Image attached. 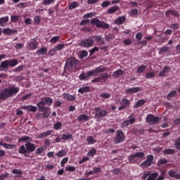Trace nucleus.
I'll return each mask as SVG.
<instances>
[{"label": "nucleus", "mask_w": 180, "mask_h": 180, "mask_svg": "<svg viewBox=\"0 0 180 180\" xmlns=\"http://www.w3.org/2000/svg\"><path fill=\"white\" fill-rule=\"evenodd\" d=\"M126 18L124 17H119L115 20L116 25H123L124 22H125Z\"/></svg>", "instance_id": "obj_25"}, {"label": "nucleus", "mask_w": 180, "mask_h": 180, "mask_svg": "<svg viewBox=\"0 0 180 180\" xmlns=\"http://www.w3.org/2000/svg\"><path fill=\"white\" fill-rule=\"evenodd\" d=\"M25 147L26 150L30 153H33L36 150V146L34 143H27Z\"/></svg>", "instance_id": "obj_15"}, {"label": "nucleus", "mask_w": 180, "mask_h": 180, "mask_svg": "<svg viewBox=\"0 0 180 180\" xmlns=\"http://www.w3.org/2000/svg\"><path fill=\"white\" fill-rule=\"evenodd\" d=\"M86 141L88 144H95L96 143V140L94 139V136H87Z\"/></svg>", "instance_id": "obj_31"}, {"label": "nucleus", "mask_w": 180, "mask_h": 180, "mask_svg": "<svg viewBox=\"0 0 180 180\" xmlns=\"http://www.w3.org/2000/svg\"><path fill=\"white\" fill-rule=\"evenodd\" d=\"M28 46L30 50H36V49H37L38 44L37 41H33L32 42H30Z\"/></svg>", "instance_id": "obj_24"}, {"label": "nucleus", "mask_w": 180, "mask_h": 180, "mask_svg": "<svg viewBox=\"0 0 180 180\" xmlns=\"http://www.w3.org/2000/svg\"><path fill=\"white\" fill-rule=\"evenodd\" d=\"M95 154H96V150L92 149L91 150L89 151L87 155H89V157H94Z\"/></svg>", "instance_id": "obj_60"}, {"label": "nucleus", "mask_w": 180, "mask_h": 180, "mask_svg": "<svg viewBox=\"0 0 180 180\" xmlns=\"http://www.w3.org/2000/svg\"><path fill=\"white\" fill-rule=\"evenodd\" d=\"M3 33L4 34H8V36H10V34H18V30H11L10 28H6V29H4Z\"/></svg>", "instance_id": "obj_14"}, {"label": "nucleus", "mask_w": 180, "mask_h": 180, "mask_svg": "<svg viewBox=\"0 0 180 180\" xmlns=\"http://www.w3.org/2000/svg\"><path fill=\"white\" fill-rule=\"evenodd\" d=\"M120 106L118 108V110H123V109H126V108H129V105H130V101L127 98H123L120 102Z\"/></svg>", "instance_id": "obj_11"}, {"label": "nucleus", "mask_w": 180, "mask_h": 180, "mask_svg": "<svg viewBox=\"0 0 180 180\" xmlns=\"http://www.w3.org/2000/svg\"><path fill=\"white\" fill-rule=\"evenodd\" d=\"M18 63L19 61L16 59L4 60L0 64V71H6L8 68V65L10 67H15V65H18Z\"/></svg>", "instance_id": "obj_3"}, {"label": "nucleus", "mask_w": 180, "mask_h": 180, "mask_svg": "<svg viewBox=\"0 0 180 180\" xmlns=\"http://www.w3.org/2000/svg\"><path fill=\"white\" fill-rule=\"evenodd\" d=\"M146 155H144V153L143 152H137L135 154L130 155L127 160L129 162V164H136L137 161H139V158H144Z\"/></svg>", "instance_id": "obj_4"}, {"label": "nucleus", "mask_w": 180, "mask_h": 180, "mask_svg": "<svg viewBox=\"0 0 180 180\" xmlns=\"http://www.w3.org/2000/svg\"><path fill=\"white\" fill-rule=\"evenodd\" d=\"M94 44V41L91 38H87L86 39L82 40L79 44L80 47H84L86 49H89V47H93Z\"/></svg>", "instance_id": "obj_6"}, {"label": "nucleus", "mask_w": 180, "mask_h": 180, "mask_svg": "<svg viewBox=\"0 0 180 180\" xmlns=\"http://www.w3.org/2000/svg\"><path fill=\"white\" fill-rule=\"evenodd\" d=\"M65 171H69V172H75V167L74 166H66Z\"/></svg>", "instance_id": "obj_51"}, {"label": "nucleus", "mask_w": 180, "mask_h": 180, "mask_svg": "<svg viewBox=\"0 0 180 180\" xmlns=\"http://www.w3.org/2000/svg\"><path fill=\"white\" fill-rule=\"evenodd\" d=\"M19 141H25V143H30V141H32V138L29 136H22L19 139Z\"/></svg>", "instance_id": "obj_32"}, {"label": "nucleus", "mask_w": 180, "mask_h": 180, "mask_svg": "<svg viewBox=\"0 0 180 180\" xmlns=\"http://www.w3.org/2000/svg\"><path fill=\"white\" fill-rule=\"evenodd\" d=\"M176 95V91H172L167 95V99H169L170 98H173V96H175Z\"/></svg>", "instance_id": "obj_59"}, {"label": "nucleus", "mask_w": 180, "mask_h": 180, "mask_svg": "<svg viewBox=\"0 0 180 180\" xmlns=\"http://www.w3.org/2000/svg\"><path fill=\"white\" fill-rule=\"evenodd\" d=\"M41 21V18L40 16H35L34 18V22L35 25H39V23H40Z\"/></svg>", "instance_id": "obj_55"}, {"label": "nucleus", "mask_w": 180, "mask_h": 180, "mask_svg": "<svg viewBox=\"0 0 180 180\" xmlns=\"http://www.w3.org/2000/svg\"><path fill=\"white\" fill-rule=\"evenodd\" d=\"M58 40H60V36H55L50 39V43L54 44L55 43H57Z\"/></svg>", "instance_id": "obj_42"}, {"label": "nucleus", "mask_w": 180, "mask_h": 180, "mask_svg": "<svg viewBox=\"0 0 180 180\" xmlns=\"http://www.w3.org/2000/svg\"><path fill=\"white\" fill-rule=\"evenodd\" d=\"M78 56L80 59L85 58V57H88V51L86 50L79 51Z\"/></svg>", "instance_id": "obj_23"}, {"label": "nucleus", "mask_w": 180, "mask_h": 180, "mask_svg": "<svg viewBox=\"0 0 180 180\" xmlns=\"http://www.w3.org/2000/svg\"><path fill=\"white\" fill-rule=\"evenodd\" d=\"M169 51V48L167 46H163L160 50V53L162 54V53H168Z\"/></svg>", "instance_id": "obj_47"}, {"label": "nucleus", "mask_w": 180, "mask_h": 180, "mask_svg": "<svg viewBox=\"0 0 180 180\" xmlns=\"http://www.w3.org/2000/svg\"><path fill=\"white\" fill-rule=\"evenodd\" d=\"M101 96V98H104V99H109V98H110V94L108 93H102Z\"/></svg>", "instance_id": "obj_61"}, {"label": "nucleus", "mask_w": 180, "mask_h": 180, "mask_svg": "<svg viewBox=\"0 0 180 180\" xmlns=\"http://www.w3.org/2000/svg\"><path fill=\"white\" fill-rule=\"evenodd\" d=\"M163 154H175V150L174 149H165L162 151Z\"/></svg>", "instance_id": "obj_46"}, {"label": "nucleus", "mask_w": 180, "mask_h": 180, "mask_svg": "<svg viewBox=\"0 0 180 180\" xmlns=\"http://www.w3.org/2000/svg\"><path fill=\"white\" fill-rule=\"evenodd\" d=\"M11 22L15 23V22H17V20H19V15H11Z\"/></svg>", "instance_id": "obj_58"}, {"label": "nucleus", "mask_w": 180, "mask_h": 180, "mask_svg": "<svg viewBox=\"0 0 180 180\" xmlns=\"http://www.w3.org/2000/svg\"><path fill=\"white\" fill-rule=\"evenodd\" d=\"M9 21V17L5 16L0 18V26L5 27V23Z\"/></svg>", "instance_id": "obj_22"}, {"label": "nucleus", "mask_w": 180, "mask_h": 180, "mask_svg": "<svg viewBox=\"0 0 180 180\" xmlns=\"http://www.w3.org/2000/svg\"><path fill=\"white\" fill-rule=\"evenodd\" d=\"M77 120L78 122H88V120H89V116L82 114L77 117Z\"/></svg>", "instance_id": "obj_17"}, {"label": "nucleus", "mask_w": 180, "mask_h": 180, "mask_svg": "<svg viewBox=\"0 0 180 180\" xmlns=\"http://www.w3.org/2000/svg\"><path fill=\"white\" fill-rule=\"evenodd\" d=\"M12 173L14 174L15 175H18V176H20V175L23 174V171L18 169H13L12 170Z\"/></svg>", "instance_id": "obj_35"}, {"label": "nucleus", "mask_w": 180, "mask_h": 180, "mask_svg": "<svg viewBox=\"0 0 180 180\" xmlns=\"http://www.w3.org/2000/svg\"><path fill=\"white\" fill-rule=\"evenodd\" d=\"M63 98L64 99H68V101H75V96L68 94H63Z\"/></svg>", "instance_id": "obj_29"}, {"label": "nucleus", "mask_w": 180, "mask_h": 180, "mask_svg": "<svg viewBox=\"0 0 180 180\" xmlns=\"http://www.w3.org/2000/svg\"><path fill=\"white\" fill-rule=\"evenodd\" d=\"M61 126H63V124H61L60 122H58L53 125V129L55 130H59V129H61Z\"/></svg>", "instance_id": "obj_54"}, {"label": "nucleus", "mask_w": 180, "mask_h": 180, "mask_svg": "<svg viewBox=\"0 0 180 180\" xmlns=\"http://www.w3.org/2000/svg\"><path fill=\"white\" fill-rule=\"evenodd\" d=\"M136 122V118L132 117L128 120H125L122 123V128L124 129V127H127L129 124H133Z\"/></svg>", "instance_id": "obj_13"}, {"label": "nucleus", "mask_w": 180, "mask_h": 180, "mask_svg": "<svg viewBox=\"0 0 180 180\" xmlns=\"http://www.w3.org/2000/svg\"><path fill=\"white\" fill-rule=\"evenodd\" d=\"M124 72H123V70H117V71L114 72L112 74V77H114V78H117V77H120V75H123Z\"/></svg>", "instance_id": "obj_26"}, {"label": "nucleus", "mask_w": 180, "mask_h": 180, "mask_svg": "<svg viewBox=\"0 0 180 180\" xmlns=\"http://www.w3.org/2000/svg\"><path fill=\"white\" fill-rule=\"evenodd\" d=\"M105 116H108V111L106 110H101L95 115V117H96V119H101V117H105Z\"/></svg>", "instance_id": "obj_18"}, {"label": "nucleus", "mask_w": 180, "mask_h": 180, "mask_svg": "<svg viewBox=\"0 0 180 180\" xmlns=\"http://www.w3.org/2000/svg\"><path fill=\"white\" fill-rule=\"evenodd\" d=\"M110 76L108 73H103L99 75L98 78L99 79H108Z\"/></svg>", "instance_id": "obj_41"}, {"label": "nucleus", "mask_w": 180, "mask_h": 180, "mask_svg": "<svg viewBox=\"0 0 180 180\" xmlns=\"http://www.w3.org/2000/svg\"><path fill=\"white\" fill-rule=\"evenodd\" d=\"M94 39H95L96 41H97L98 46L105 44V40H103V38H102V36H94Z\"/></svg>", "instance_id": "obj_19"}, {"label": "nucleus", "mask_w": 180, "mask_h": 180, "mask_svg": "<svg viewBox=\"0 0 180 180\" xmlns=\"http://www.w3.org/2000/svg\"><path fill=\"white\" fill-rule=\"evenodd\" d=\"M153 161H154V155H148L147 156V160H146L141 164V167H142V168H148V167L153 165Z\"/></svg>", "instance_id": "obj_9"}, {"label": "nucleus", "mask_w": 180, "mask_h": 180, "mask_svg": "<svg viewBox=\"0 0 180 180\" xmlns=\"http://www.w3.org/2000/svg\"><path fill=\"white\" fill-rule=\"evenodd\" d=\"M45 102L48 106H51V105H53V99L51 98H45Z\"/></svg>", "instance_id": "obj_49"}, {"label": "nucleus", "mask_w": 180, "mask_h": 180, "mask_svg": "<svg viewBox=\"0 0 180 180\" xmlns=\"http://www.w3.org/2000/svg\"><path fill=\"white\" fill-rule=\"evenodd\" d=\"M28 112H37V107L34 105H28Z\"/></svg>", "instance_id": "obj_52"}, {"label": "nucleus", "mask_w": 180, "mask_h": 180, "mask_svg": "<svg viewBox=\"0 0 180 180\" xmlns=\"http://www.w3.org/2000/svg\"><path fill=\"white\" fill-rule=\"evenodd\" d=\"M19 92V89L15 86H10L0 91V101H6L9 98H13Z\"/></svg>", "instance_id": "obj_1"}, {"label": "nucleus", "mask_w": 180, "mask_h": 180, "mask_svg": "<svg viewBox=\"0 0 180 180\" xmlns=\"http://www.w3.org/2000/svg\"><path fill=\"white\" fill-rule=\"evenodd\" d=\"M64 47H65V45L64 44H59L57 46L54 47V50H56V51H61V50H63Z\"/></svg>", "instance_id": "obj_43"}, {"label": "nucleus", "mask_w": 180, "mask_h": 180, "mask_svg": "<svg viewBox=\"0 0 180 180\" xmlns=\"http://www.w3.org/2000/svg\"><path fill=\"white\" fill-rule=\"evenodd\" d=\"M174 146L177 150H180V137H179L176 139Z\"/></svg>", "instance_id": "obj_50"}, {"label": "nucleus", "mask_w": 180, "mask_h": 180, "mask_svg": "<svg viewBox=\"0 0 180 180\" xmlns=\"http://www.w3.org/2000/svg\"><path fill=\"white\" fill-rule=\"evenodd\" d=\"M89 91V86L82 87L79 89L78 92L79 94H85V92Z\"/></svg>", "instance_id": "obj_33"}, {"label": "nucleus", "mask_w": 180, "mask_h": 180, "mask_svg": "<svg viewBox=\"0 0 180 180\" xmlns=\"http://www.w3.org/2000/svg\"><path fill=\"white\" fill-rule=\"evenodd\" d=\"M146 122L149 123V124H157V123L160 122V117L153 114H149L146 117Z\"/></svg>", "instance_id": "obj_10"}, {"label": "nucleus", "mask_w": 180, "mask_h": 180, "mask_svg": "<svg viewBox=\"0 0 180 180\" xmlns=\"http://www.w3.org/2000/svg\"><path fill=\"white\" fill-rule=\"evenodd\" d=\"M144 103H146V101H144V99L139 100L136 103L135 107L136 108H140V106H143V105H144Z\"/></svg>", "instance_id": "obj_48"}, {"label": "nucleus", "mask_w": 180, "mask_h": 180, "mask_svg": "<svg viewBox=\"0 0 180 180\" xmlns=\"http://www.w3.org/2000/svg\"><path fill=\"white\" fill-rule=\"evenodd\" d=\"M79 79L80 81H86V79H88V76L86 73L83 72L79 76Z\"/></svg>", "instance_id": "obj_38"}, {"label": "nucleus", "mask_w": 180, "mask_h": 180, "mask_svg": "<svg viewBox=\"0 0 180 180\" xmlns=\"http://www.w3.org/2000/svg\"><path fill=\"white\" fill-rule=\"evenodd\" d=\"M155 77V73L154 72H148L145 77L146 79H150L151 78H154Z\"/></svg>", "instance_id": "obj_39"}, {"label": "nucleus", "mask_w": 180, "mask_h": 180, "mask_svg": "<svg viewBox=\"0 0 180 180\" xmlns=\"http://www.w3.org/2000/svg\"><path fill=\"white\" fill-rule=\"evenodd\" d=\"M136 39L137 41H140L143 39V34L141 32H139L136 35Z\"/></svg>", "instance_id": "obj_62"}, {"label": "nucleus", "mask_w": 180, "mask_h": 180, "mask_svg": "<svg viewBox=\"0 0 180 180\" xmlns=\"http://www.w3.org/2000/svg\"><path fill=\"white\" fill-rule=\"evenodd\" d=\"M168 160L167 159H160L158 162V165H163V164H167Z\"/></svg>", "instance_id": "obj_56"}, {"label": "nucleus", "mask_w": 180, "mask_h": 180, "mask_svg": "<svg viewBox=\"0 0 180 180\" xmlns=\"http://www.w3.org/2000/svg\"><path fill=\"white\" fill-rule=\"evenodd\" d=\"M124 140H126V136H124V133H123L122 130H117L116 131V136L114 138V142L115 143V144L123 143Z\"/></svg>", "instance_id": "obj_5"}, {"label": "nucleus", "mask_w": 180, "mask_h": 180, "mask_svg": "<svg viewBox=\"0 0 180 180\" xmlns=\"http://www.w3.org/2000/svg\"><path fill=\"white\" fill-rule=\"evenodd\" d=\"M91 25H95L96 27H101V29H109V24L94 18L91 20Z\"/></svg>", "instance_id": "obj_8"}, {"label": "nucleus", "mask_w": 180, "mask_h": 180, "mask_svg": "<svg viewBox=\"0 0 180 180\" xmlns=\"http://www.w3.org/2000/svg\"><path fill=\"white\" fill-rule=\"evenodd\" d=\"M72 137H73V136L71 134H69L68 135L67 134H63L61 139L63 140H71V139H72Z\"/></svg>", "instance_id": "obj_36"}, {"label": "nucleus", "mask_w": 180, "mask_h": 180, "mask_svg": "<svg viewBox=\"0 0 180 180\" xmlns=\"http://www.w3.org/2000/svg\"><path fill=\"white\" fill-rule=\"evenodd\" d=\"M141 89H142L140 86L131 87L126 90V94L128 95H131V94H137V92H140Z\"/></svg>", "instance_id": "obj_12"}, {"label": "nucleus", "mask_w": 180, "mask_h": 180, "mask_svg": "<svg viewBox=\"0 0 180 180\" xmlns=\"http://www.w3.org/2000/svg\"><path fill=\"white\" fill-rule=\"evenodd\" d=\"M119 9H120L119 6H113L112 7H111L108 10L107 13H108V15H112V13H115V12H117Z\"/></svg>", "instance_id": "obj_20"}, {"label": "nucleus", "mask_w": 180, "mask_h": 180, "mask_svg": "<svg viewBox=\"0 0 180 180\" xmlns=\"http://www.w3.org/2000/svg\"><path fill=\"white\" fill-rule=\"evenodd\" d=\"M78 7V3L76 1H73L72 4L69 6V9L70 11H72V9H75V8Z\"/></svg>", "instance_id": "obj_44"}, {"label": "nucleus", "mask_w": 180, "mask_h": 180, "mask_svg": "<svg viewBox=\"0 0 180 180\" xmlns=\"http://www.w3.org/2000/svg\"><path fill=\"white\" fill-rule=\"evenodd\" d=\"M172 15L173 16H179V13L178 11H172V10H169V11L166 12V15Z\"/></svg>", "instance_id": "obj_45"}, {"label": "nucleus", "mask_w": 180, "mask_h": 180, "mask_svg": "<svg viewBox=\"0 0 180 180\" xmlns=\"http://www.w3.org/2000/svg\"><path fill=\"white\" fill-rule=\"evenodd\" d=\"M15 147H16V146L13 145V144H8V143H5L4 145V148H6V150H13V148H15Z\"/></svg>", "instance_id": "obj_40"}, {"label": "nucleus", "mask_w": 180, "mask_h": 180, "mask_svg": "<svg viewBox=\"0 0 180 180\" xmlns=\"http://www.w3.org/2000/svg\"><path fill=\"white\" fill-rule=\"evenodd\" d=\"M105 70L106 69L105 68L98 67L94 70V72L96 75V74H99L100 72H103V71H105Z\"/></svg>", "instance_id": "obj_37"}, {"label": "nucleus", "mask_w": 180, "mask_h": 180, "mask_svg": "<svg viewBox=\"0 0 180 180\" xmlns=\"http://www.w3.org/2000/svg\"><path fill=\"white\" fill-rule=\"evenodd\" d=\"M79 61L77 60L74 57H70L66 60L65 65L70 70L75 68L78 65Z\"/></svg>", "instance_id": "obj_7"}, {"label": "nucleus", "mask_w": 180, "mask_h": 180, "mask_svg": "<svg viewBox=\"0 0 180 180\" xmlns=\"http://www.w3.org/2000/svg\"><path fill=\"white\" fill-rule=\"evenodd\" d=\"M44 105H46V98H42L40 102L37 103L39 112H43L42 117L47 119L50 116V108Z\"/></svg>", "instance_id": "obj_2"}, {"label": "nucleus", "mask_w": 180, "mask_h": 180, "mask_svg": "<svg viewBox=\"0 0 180 180\" xmlns=\"http://www.w3.org/2000/svg\"><path fill=\"white\" fill-rule=\"evenodd\" d=\"M27 150L25 146H21L20 148H19V150H18V153L19 154H26L27 153Z\"/></svg>", "instance_id": "obj_34"}, {"label": "nucleus", "mask_w": 180, "mask_h": 180, "mask_svg": "<svg viewBox=\"0 0 180 180\" xmlns=\"http://www.w3.org/2000/svg\"><path fill=\"white\" fill-rule=\"evenodd\" d=\"M56 155H57L59 158H61V157H65V155H67V150H61L58 151Z\"/></svg>", "instance_id": "obj_27"}, {"label": "nucleus", "mask_w": 180, "mask_h": 180, "mask_svg": "<svg viewBox=\"0 0 180 180\" xmlns=\"http://www.w3.org/2000/svg\"><path fill=\"white\" fill-rule=\"evenodd\" d=\"M110 5V1H104L102 3L101 6L102 8H108Z\"/></svg>", "instance_id": "obj_64"}, {"label": "nucleus", "mask_w": 180, "mask_h": 180, "mask_svg": "<svg viewBox=\"0 0 180 180\" xmlns=\"http://www.w3.org/2000/svg\"><path fill=\"white\" fill-rule=\"evenodd\" d=\"M38 54L44 56L47 53V49L46 48H41L40 50L37 51Z\"/></svg>", "instance_id": "obj_53"}, {"label": "nucleus", "mask_w": 180, "mask_h": 180, "mask_svg": "<svg viewBox=\"0 0 180 180\" xmlns=\"http://www.w3.org/2000/svg\"><path fill=\"white\" fill-rule=\"evenodd\" d=\"M53 133V130H48L46 131H44L41 134H39L37 137L38 139H43L44 137H49V136H51V134Z\"/></svg>", "instance_id": "obj_16"}, {"label": "nucleus", "mask_w": 180, "mask_h": 180, "mask_svg": "<svg viewBox=\"0 0 180 180\" xmlns=\"http://www.w3.org/2000/svg\"><path fill=\"white\" fill-rule=\"evenodd\" d=\"M54 2H56V0H44L43 4L44 5H51Z\"/></svg>", "instance_id": "obj_57"}, {"label": "nucleus", "mask_w": 180, "mask_h": 180, "mask_svg": "<svg viewBox=\"0 0 180 180\" xmlns=\"http://www.w3.org/2000/svg\"><path fill=\"white\" fill-rule=\"evenodd\" d=\"M158 176V173H152L149 174V176L147 179V180H155L157 179V177Z\"/></svg>", "instance_id": "obj_30"}, {"label": "nucleus", "mask_w": 180, "mask_h": 180, "mask_svg": "<svg viewBox=\"0 0 180 180\" xmlns=\"http://www.w3.org/2000/svg\"><path fill=\"white\" fill-rule=\"evenodd\" d=\"M67 162H68V158H63L62 160H61V162H60V165H61V167H64V165H65V164H67Z\"/></svg>", "instance_id": "obj_63"}, {"label": "nucleus", "mask_w": 180, "mask_h": 180, "mask_svg": "<svg viewBox=\"0 0 180 180\" xmlns=\"http://www.w3.org/2000/svg\"><path fill=\"white\" fill-rule=\"evenodd\" d=\"M146 68H147V66L142 65L141 66H139L137 69V74H141L143 72H144L146 71Z\"/></svg>", "instance_id": "obj_28"}, {"label": "nucleus", "mask_w": 180, "mask_h": 180, "mask_svg": "<svg viewBox=\"0 0 180 180\" xmlns=\"http://www.w3.org/2000/svg\"><path fill=\"white\" fill-rule=\"evenodd\" d=\"M168 174L169 176H171L172 178H176V179H180V174H177L174 170L169 171Z\"/></svg>", "instance_id": "obj_21"}]
</instances>
